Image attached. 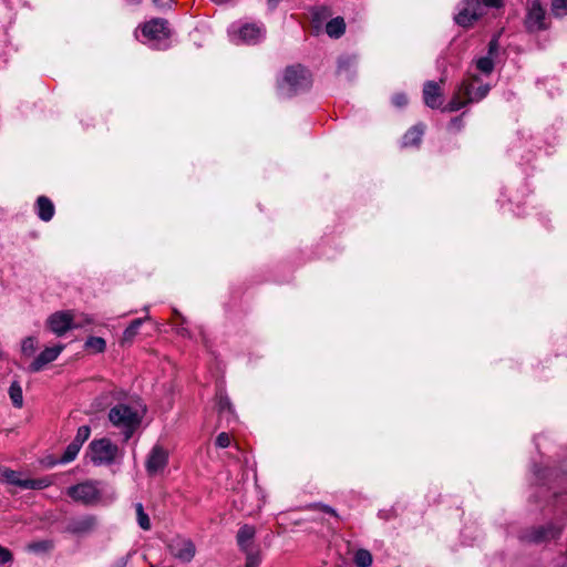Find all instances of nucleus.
<instances>
[{"label": "nucleus", "mask_w": 567, "mask_h": 567, "mask_svg": "<svg viewBox=\"0 0 567 567\" xmlns=\"http://www.w3.org/2000/svg\"><path fill=\"white\" fill-rule=\"evenodd\" d=\"M143 413L135 406L118 403L109 411V420L113 426L118 429L124 441H128L142 423Z\"/></svg>", "instance_id": "f257e3e1"}, {"label": "nucleus", "mask_w": 567, "mask_h": 567, "mask_svg": "<svg viewBox=\"0 0 567 567\" xmlns=\"http://www.w3.org/2000/svg\"><path fill=\"white\" fill-rule=\"evenodd\" d=\"M87 455L94 465H111L121 455L120 449L110 439L93 440L89 445Z\"/></svg>", "instance_id": "f03ea898"}, {"label": "nucleus", "mask_w": 567, "mask_h": 567, "mask_svg": "<svg viewBox=\"0 0 567 567\" xmlns=\"http://www.w3.org/2000/svg\"><path fill=\"white\" fill-rule=\"evenodd\" d=\"M284 83L296 94L310 89L312 79L310 72L301 65H291L285 70Z\"/></svg>", "instance_id": "7ed1b4c3"}, {"label": "nucleus", "mask_w": 567, "mask_h": 567, "mask_svg": "<svg viewBox=\"0 0 567 567\" xmlns=\"http://www.w3.org/2000/svg\"><path fill=\"white\" fill-rule=\"evenodd\" d=\"M68 495L75 502L92 505L100 501L101 491L97 482L86 481L68 488Z\"/></svg>", "instance_id": "20e7f679"}, {"label": "nucleus", "mask_w": 567, "mask_h": 567, "mask_svg": "<svg viewBox=\"0 0 567 567\" xmlns=\"http://www.w3.org/2000/svg\"><path fill=\"white\" fill-rule=\"evenodd\" d=\"M526 11L524 24L528 32H538L548 28L546 11L539 0H527Z\"/></svg>", "instance_id": "39448f33"}, {"label": "nucleus", "mask_w": 567, "mask_h": 567, "mask_svg": "<svg viewBox=\"0 0 567 567\" xmlns=\"http://www.w3.org/2000/svg\"><path fill=\"white\" fill-rule=\"evenodd\" d=\"M491 86L483 84L480 76L471 75L461 83V92L467 97V102H480L487 96Z\"/></svg>", "instance_id": "423d86ee"}, {"label": "nucleus", "mask_w": 567, "mask_h": 567, "mask_svg": "<svg viewBox=\"0 0 567 567\" xmlns=\"http://www.w3.org/2000/svg\"><path fill=\"white\" fill-rule=\"evenodd\" d=\"M485 14L483 4L480 0H464L458 13L455 16V22L461 27H471L474 21Z\"/></svg>", "instance_id": "0eeeda50"}, {"label": "nucleus", "mask_w": 567, "mask_h": 567, "mask_svg": "<svg viewBox=\"0 0 567 567\" xmlns=\"http://www.w3.org/2000/svg\"><path fill=\"white\" fill-rule=\"evenodd\" d=\"M142 33L150 41L159 43L163 40H168L171 37V30L168 29V22L165 19L156 18L146 22L142 27Z\"/></svg>", "instance_id": "6e6552de"}, {"label": "nucleus", "mask_w": 567, "mask_h": 567, "mask_svg": "<svg viewBox=\"0 0 567 567\" xmlns=\"http://www.w3.org/2000/svg\"><path fill=\"white\" fill-rule=\"evenodd\" d=\"M168 464V452L162 445H154L147 455L145 468L150 476L163 472Z\"/></svg>", "instance_id": "1a4fd4ad"}, {"label": "nucleus", "mask_w": 567, "mask_h": 567, "mask_svg": "<svg viewBox=\"0 0 567 567\" xmlns=\"http://www.w3.org/2000/svg\"><path fill=\"white\" fill-rule=\"evenodd\" d=\"M169 553L177 559L184 563L190 561L195 556V545L188 538L174 537L168 544Z\"/></svg>", "instance_id": "9d476101"}, {"label": "nucleus", "mask_w": 567, "mask_h": 567, "mask_svg": "<svg viewBox=\"0 0 567 567\" xmlns=\"http://www.w3.org/2000/svg\"><path fill=\"white\" fill-rule=\"evenodd\" d=\"M96 526L97 519L94 515H83L70 518L65 530L75 536H84L92 533Z\"/></svg>", "instance_id": "9b49d317"}, {"label": "nucleus", "mask_w": 567, "mask_h": 567, "mask_svg": "<svg viewBox=\"0 0 567 567\" xmlns=\"http://www.w3.org/2000/svg\"><path fill=\"white\" fill-rule=\"evenodd\" d=\"M561 533V529L553 524L546 526H539L529 530L525 538L528 542L540 544L557 538Z\"/></svg>", "instance_id": "f8f14e48"}, {"label": "nucleus", "mask_w": 567, "mask_h": 567, "mask_svg": "<svg viewBox=\"0 0 567 567\" xmlns=\"http://www.w3.org/2000/svg\"><path fill=\"white\" fill-rule=\"evenodd\" d=\"M73 318L69 312L58 311L51 315L47 321L50 330L56 336H63L73 328Z\"/></svg>", "instance_id": "ddd939ff"}, {"label": "nucleus", "mask_w": 567, "mask_h": 567, "mask_svg": "<svg viewBox=\"0 0 567 567\" xmlns=\"http://www.w3.org/2000/svg\"><path fill=\"white\" fill-rule=\"evenodd\" d=\"M64 349L63 344L45 348L30 364L31 372L41 371L48 363L54 361Z\"/></svg>", "instance_id": "4468645a"}, {"label": "nucleus", "mask_w": 567, "mask_h": 567, "mask_svg": "<svg viewBox=\"0 0 567 567\" xmlns=\"http://www.w3.org/2000/svg\"><path fill=\"white\" fill-rule=\"evenodd\" d=\"M423 101L431 109H439L443 103V93L439 83L427 81L423 86Z\"/></svg>", "instance_id": "2eb2a0df"}, {"label": "nucleus", "mask_w": 567, "mask_h": 567, "mask_svg": "<svg viewBox=\"0 0 567 567\" xmlns=\"http://www.w3.org/2000/svg\"><path fill=\"white\" fill-rule=\"evenodd\" d=\"M34 208L38 217L45 223L50 221L55 213L54 204L44 195L37 198Z\"/></svg>", "instance_id": "dca6fc26"}, {"label": "nucleus", "mask_w": 567, "mask_h": 567, "mask_svg": "<svg viewBox=\"0 0 567 567\" xmlns=\"http://www.w3.org/2000/svg\"><path fill=\"white\" fill-rule=\"evenodd\" d=\"M216 405L220 419L225 417L227 422L235 419L233 404L224 391H219L216 395Z\"/></svg>", "instance_id": "f3484780"}, {"label": "nucleus", "mask_w": 567, "mask_h": 567, "mask_svg": "<svg viewBox=\"0 0 567 567\" xmlns=\"http://www.w3.org/2000/svg\"><path fill=\"white\" fill-rule=\"evenodd\" d=\"M425 126L424 124H416L412 126L402 137V146L411 147L419 146L422 141V136L424 134Z\"/></svg>", "instance_id": "a211bd4d"}, {"label": "nucleus", "mask_w": 567, "mask_h": 567, "mask_svg": "<svg viewBox=\"0 0 567 567\" xmlns=\"http://www.w3.org/2000/svg\"><path fill=\"white\" fill-rule=\"evenodd\" d=\"M256 529L251 525H244L237 533V544L243 551L250 549V543L254 539Z\"/></svg>", "instance_id": "6ab92c4d"}, {"label": "nucleus", "mask_w": 567, "mask_h": 567, "mask_svg": "<svg viewBox=\"0 0 567 567\" xmlns=\"http://www.w3.org/2000/svg\"><path fill=\"white\" fill-rule=\"evenodd\" d=\"M239 37L246 43H256L262 37V30L256 24H246L240 28Z\"/></svg>", "instance_id": "aec40b11"}, {"label": "nucleus", "mask_w": 567, "mask_h": 567, "mask_svg": "<svg viewBox=\"0 0 567 567\" xmlns=\"http://www.w3.org/2000/svg\"><path fill=\"white\" fill-rule=\"evenodd\" d=\"M346 31V23L343 18L337 17L334 19H331L326 24V32L330 38L338 39L340 38Z\"/></svg>", "instance_id": "412c9836"}, {"label": "nucleus", "mask_w": 567, "mask_h": 567, "mask_svg": "<svg viewBox=\"0 0 567 567\" xmlns=\"http://www.w3.org/2000/svg\"><path fill=\"white\" fill-rule=\"evenodd\" d=\"M467 104H471L467 102V97L463 95V92H461V85L458 86L457 91L452 96L449 104L444 107L443 111L445 112H456L461 110L462 107L466 106Z\"/></svg>", "instance_id": "4be33fe9"}, {"label": "nucleus", "mask_w": 567, "mask_h": 567, "mask_svg": "<svg viewBox=\"0 0 567 567\" xmlns=\"http://www.w3.org/2000/svg\"><path fill=\"white\" fill-rule=\"evenodd\" d=\"M331 16V11L328 7L319 6L311 9V21L318 29Z\"/></svg>", "instance_id": "5701e85b"}, {"label": "nucleus", "mask_w": 567, "mask_h": 567, "mask_svg": "<svg viewBox=\"0 0 567 567\" xmlns=\"http://www.w3.org/2000/svg\"><path fill=\"white\" fill-rule=\"evenodd\" d=\"M148 319H150V317L138 318V319L133 320L130 323V326L124 330L123 337H122V342H132L133 339L135 338V336L138 333V329L142 326V323L144 322V320H148Z\"/></svg>", "instance_id": "b1692460"}, {"label": "nucleus", "mask_w": 567, "mask_h": 567, "mask_svg": "<svg viewBox=\"0 0 567 567\" xmlns=\"http://www.w3.org/2000/svg\"><path fill=\"white\" fill-rule=\"evenodd\" d=\"M9 396L12 401V404L16 408H22L23 405V395H22V389L19 384V382L13 381L9 388Z\"/></svg>", "instance_id": "393cba45"}, {"label": "nucleus", "mask_w": 567, "mask_h": 567, "mask_svg": "<svg viewBox=\"0 0 567 567\" xmlns=\"http://www.w3.org/2000/svg\"><path fill=\"white\" fill-rule=\"evenodd\" d=\"M85 348L93 353H102L106 348V342L101 337H90L85 342Z\"/></svg>", "instance_id": "a878e982"}, {"label": "nucleus", "mask_w": 567, "mask_h": 567, "mask_svg": "<svg viewBox=\"0 0 567 567\" xmlns=\"http://www.w3.org/2000/svg\"><path fill=\"white\" fill-rule=\"evenodd\" d=\"M0 478L4 480L9 484L19 486L22 488V484L24 480L19 478V474L16 471L10 468L0 470Z\"/></svg>", "instance_id": "bb28decb"}, {"label": "nucleus", "mask_w": 567, "mask_h": 567, "mask_svg": "<svg viewBox=\"0 0 567 567\" xmlns=\"http://www.w3.org/2000/svg\"><path fill=\"white\" fill-rule=\"evenodd\" d=\"M51 484V480L48 477L37 478V480H24L22 484V488L25 489H43Z\"/></svg>", "instance_id": "cd10ccee"}, {"label": "nucleus", "mask_w": 567, "mask_h": 567, "mask_svg": "<svg viewBox=\"0 0 567 567\" xmlns=\"http://www.w3.org/2000/svg\"><path fill=\"white\" fill-rule=\"evenodd\" d=\"M354 563L358 567H370L372 564V555L367 549H359L354 554Z\"/></svg>", "instance_id": "c85d7f7f"}, {"label": "nucleus", "mask_w": 567, "mask_h": 567, "mask_svg": "<svg viewBox=\"0 0 567 567\" xmlns=\"http://www.w3.org/2000/svg\"><path fill=\"white\" fill-rule=\"evenodd\" d=\"M135 509L140 527L144 530L151 529V520L148 515L144 512L143 505L141 503H137L135 505Z\"/></svg>", "instance_id": "c756f323"}, {"label": "nucleus", "mask_w": 567, "mask_h": 567, "mask_svg": "<svg viewBox=\"0 0 567 567\" xmlns=\"http://www.w3.org/2000/svg\"><path fill=\"white\" fill-rule=\"evenodd\" d=\"M80 450H81V446H79L74 442H71L66 446L63 455L61 456V460H60L61 463H69L71 461H73L76 457V455L79 454Z\"/></svg>", "instance_id": "7c9ffc66"}, {"label": "nucleus", "mask_w": 567, "mask_h": 567, "mask_svg": "<svg viewBox=\"0 0 567 567\" xmlns=\"http://www.w3.org/2000/svg\"><path fill=\"white\" fill-rule=\"evenodd\" d=\"M476 68L485 73V74H489L492 73V71L494 70V62H493V58L491 56H482L477 61H476Z\"/></svg>", "instance_id": "2f4dec72"}, {"label": "nucleus", "mask_w": 567, "mask_h": 567, "mask_svg": "<svg viewBox=\"0 0 567 567\" xmlns=\"http://www.w3.org/2000/svg\"><path fill=\"white\" fill-rule=\"evenodd\" d=\"M91 429L87 425H82L78 429L76 435L72 442L82 447L83 443L90 437Z\"/></svg>", "instance_id": "473e14b6"}, {"label": "nucleus", "mask_w": 567, "mask_h": 567, "mask_svg": "<svg viewBox=\"0 0 567 567\" xmlns=\"http://www.w3.org/2000/svg\"><path fill=\"white\" fill-rule=\"evenodd\" d=\"M37 349V339L33 337H28L22 341V353L24 355H32Z\"/></svg>", "instance_id": "72a5a7b5"}, {"label": "nucleus", "mask_w": 567, "mask_h": 567, "mask_svg": "<svg viewBox=\"0 0 567 567\" xmlns=\"http://www.w3.org/2000/svg\"><path fill=\"white\" fill-rule=\"evenodd\" d=\"M553 13L557 17L567 14V0H553L551 2Z\"/></svg>", "instance_id": "f704fd0d"}, {"label": "nucleus", "mask_w": 567, "mask_h": 567, "mask_svg": "<svg viewBox=\"0 0 567 567\" xmlns=\"http://www.w3.org/2000/svg\"><path fill=\"white\" fill-rule=\"evenodd\" d=\"M246 554V567H258L260 564V555L258 551L247 549Z\"/></svg>", "instance_id": "c9c22d12"}, {"label": "nucleus", "mask_w": 567, "mask_h": 567, "mask_svg": "<svg viewBox=\"0 0 567 567\" xmlns=\"http://www.w3.org/2000/svg\"><path fill=\"white\" fill-rule=\"evenodd\" d=\"M308 508H310V509H319L321 512H324V513L333 516L337 519H340V516L337 513V511L334 508H332L331 506H329V505H326V504H322V503H313V504H310L308 506Z\"/></svg>", "instance_id": "e433bc0d"}, {"label": "nucleus", "mask_w": 567, "mask_h": 567, "mask_svg": "<svg viewBox=\"0 0 567 567\" xmlns=\"http://www.w3.org/2000/svg\"><path fill=\"white\" fill-rule=\"evenodd\" d=\"M52 547V544L48 540H41V542H35V543H31L28 545V548L32 551H45L48 549H50Z\"/></svg>", "instance_id": "4c0bfd02"}, {"label": "nucleus", "mask_w": 567, "mask_h": 567, "mask_svg": "<svg viewBox=\"0 0 567 567\" xmlns=\"http://www.w3.org/2000/svg\"><path fill=\"white\" fill-rule=\"evenodd\" d=\"M408 96L404 93H395L392 96V104L396 107H404L405 105H408Z\"/></svg>", "instance_id": "58836bf2"}, {"label": "nucleus", "mask_w": 567, "mask_h": 567, "mask_svg": "<svg viewBox=\"0 0 567 567\" xmlns=\"http://www.w3.org/2000/svg\"><path fill=\"white\" fill-rule=\"evenodd\" d=\"M230 445V436L226 432H221L216 437V446L220 449L228 447Z\"/></svg>", "instance_id": "ea45409f"}, {"label": "nucleus", "mask_w": 567, "mask_h": 567, "mask_svg": "<svg viewBox=\"0 0 567 567\" xmlns=\"http://www.w3.org/2000/svg\"><path fill=\"white\" fill-rule=\"evenodd\" d=\"M13 560V556L11 551L2 546H0V565H6Z\"/></svg>", "instance_id": "a19ab883"}, {"label": "nucleus", "mask_w": 567, "mask_h": 567, "mask_svg": "<svg viewBox=\"0 0 567 567\" xmlns=\"http://www.w3.org/2000/svg\"><path fill=\"white\" fill-rule=\"evenodd\" d=\"M483 4V10L485 11V8H495L499 9L504 6L503 0H480Z\"/></svg>", "instance_id": "79ce46f5"}, {"label": "nucleus", "mask_w": 567, "mask_h": 567, "mask_svg": "<svg viewBox=\"0 0 567 567\" xmlns=\"http://www.w3.org/2000/svg\"><path fill=\"white\" fill-rule=\"evenodd\" d=\"M498 48H499L498 38L494 37L488 43V55L487 56L493 58L494 55H496L498 52Z\"/></svg>", "instance_id": "37998d69"}, {"label": "nucleus", "mask_w": 567, "mask_h": 567, "mask_svg": "<svg viewBox=\"0 0 567 567\" xmlns=\"http://www.w3.org/2000/svg\"><path fill=\"white\" fill-rule=\"evenodd\" d=\"M352 66V60L350 58L340 59L338 62V72L348 71Z\"/></svg>", "instance_id": "c03bdc74"}, {"label": "nucleus", "mask_w": 567, "mask_h": 567, "mask_svg": "<svg viewBox=\"0 0 567 567\" xmlns=\"http://www.w3.org/2000/svg\"><path fill=\"white\" fill-rule=\"evenodd\" d=\"M463 125H464V122H463L462 116H456V117L452 118L450 122V126L452 128H455L456 131H461Z\"/></svg>", "instance_id": "a18cd8bd"}, {"label": "nucleus", "mask_w": 567, "mask_h": 567, "mask_svg": "<svg viewBox=\"0 0 567 567\" xmlns=\"http://www.w3.org/2000/svg\"><path fill=\"white\" fill-rule=\"evenodd\" d=\"M155 6L159 8L171 7L173 0H154Z\"/></svg>", "instance_id": "49530a36"}, {"label": "nucleus", "mask_w": 567, "mask_h": 567, "mask_svg": "<svg viewBox=\"0 0 567 567\" xmlns=\"http://www.w3.org/2000/svg\"><path fill=\"white\" fill-rule=\"evenodd\" d=\"M280 0H268V6L270 9H275Z\"/></svg>", "instance_id": "de8ad7c7"}, {"label": "nucleus", "mask_w": 567, "mask_h": 567, "mask_svg": "<svg viewBox=\"0 0 567 567\" xmlns=\"http://www.w3.org/2000/svg\"><path fill=\"white\" fill-rule=\"evenodd\" d=\"M118 567H125V563H123L122 565H118Z\"/></svg>", "instance_id": "09e8293b"}, {"label": "nucleus", "mask_w": 567, "mask_h": 567, "mask_svg": "<svg viewBox=\"0 0 567 567\" xmlns=\"http://www.w3.org/2000/svg\"><path fill=\"white\" fill-rule=\"evenodd\" d=\"M118 567H125V563H123L122 565H118Z\"/></svg>", "instance_id": "8fccbe9b"}, {"label": "nucleus", "mask_w": 567, "mask_h": 567, "mask_svg": "<svg viewBox=\"0 0 567 567\" xmlns=\"http://www.w3.org/2000/svg\"><path fill=\"white\" fill-rule=\"evenodd\" d=\"M137 2H140L141 0H136Z\"/></svg>", "instance_id": "3c124183"}]
</instances>
